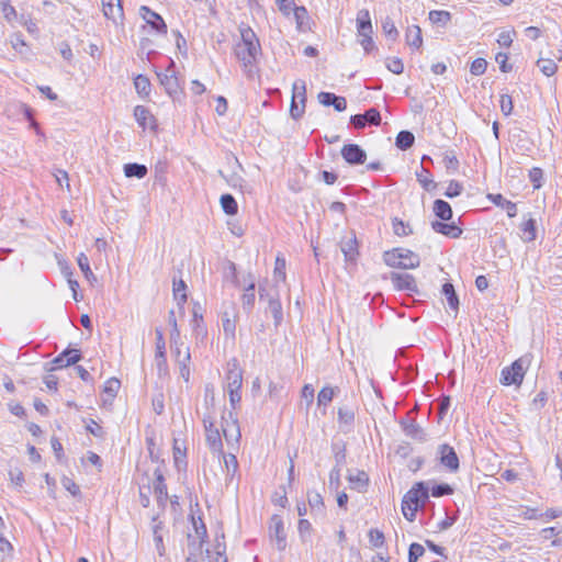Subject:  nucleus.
<instances>
[{
    "label": "nucleus",
    "instance_id": "24",
    "mask_svg": "<svg viewBox=\"0 0 562 562\" xmlns=\"http://www.w3.org/2000/svg\"><path fill=\"white\" fill-rule=\"evenodd\" d=\"M220 456L223 457L224 465L226 470V482L231 483L233 482L237 471H238V461L235 454L233 453H221Z\"/></svg>",
    "mask_w": 562,
    "mask_h": 562
},
{
    "label": "nucleus",
    "instance_id": "60",
    "mask_svg": "<svg viewBox=\"0 0 562 562\" xmlns=\"http://www.w3.org/2000/svg\"><path fill=\"white\" fill-rule=\"evenodd\" d=\"M529 178L535 189L541 188L542 170L540 168H532L529 171Z\"/></svg>",
    "mask_w": 562,
    "mask_h": 562
},
{
    "label": "nucleus",
    "instance_id": "41",
    "mask_svg": "<svg viewBox=\"0 0 562 562\" xmlns=\"http://www.w3.org/2000/svg\"><path fill=\"white\" fill-rule=\"evenodd\" d=\"M417 180L420 183V186L427 191L436 187V183L434 182L429 170L425 168H422L420 173H417Z\"/></svg>",
    "mask_w": 562,
    "mask_h": 562
},
{
    "label": "nucleus",
    "instance_id": "55",
    "mask_svg": "<svg viewBox=\"0 0 562 562\" xmlns=\"http://www.w3.org/2000/svg\"><path fill=\"white\" fill-rule=\"evenodd\" d=\"M372 33H359V42L367 53H370L374 48V42L371 36Z\"/></svg>",
    "mask_w": 562,
    "mask_h": 562
},
{
    "label": "nucleus",
    "instance_id": "43",
    "mask_svg": "<svg viewBox=\"0 0 562 562\" xmlns=\"http://www.w3.org/2000/svg\"><path fill=\"white\" fill-rule=\"evenodd\" d=\"M186 289L187 285L182 280H180L179 282L173 280V295L175 299L179 302V304L187 302Z\"/></svg>",
    "mask_w": 562,
    "mask_h": 562
},
{
    "label": "nucleus",
    "instance_id": "1",
    "mask_svg": "<svg viewBox=\"0 0 562 562\" xmlns=\"http://www.w3.org/2000/svg\"><path fill=\"white\" fill-rule=\"evenodd\" d=\"M241 41L235 47V55L243 66H251L260 54V43L256 33L247 25L239 26Z\"/></svg>",
    "mask_w": 562,
    "mask_h": 562
},
{
    "label": "nucleus",
    "instance_id": "46",
    "mask_svg": "<svg viewBox=\"0 0 562 562\" xmlns=\"http://www.w3.org/2000/svg\"><path fill=\"white\" fill-rule=\"evenodd\" d=\"M338 420L339 423L351 425L355 420L353 411L348 407H340L338 409Z\"/></svg>",
    "mask_w": 562,
    "mask_h": 562
},
{
    "label": "nucleus",
    "instance_id": "21",
    "mask_svg": "<svg viewBox=\"0 0 562 562\" xmlns=\"http://www.w3.org/2000/svg\"><path fill=\"white\" fill-rule=\"evenodd\" d=\"M431 228L436 233H440V234L451 237V238H458L462 234V229L460 227H458L454 223L447 224V223L435 221L431 223Z\"/></svg>",
    "mask_w": 562,
    "mask_h": 562
},
{
    "label": "nucleus",
    "instance_id": "14",
    "mask_svg": "<svg viewBox=\"0 0 562 562\" xmlns=\"http://www.w3.org/2000/svg\"><path fill=\"white\" fill-rule=\"evenodd\" d=\"M139 11L142 18L146 21L147 24L151 26L153 30H155L159 34L167 33V24L158 13L151 11L146 5L140 7Z\"/></svg>",
    "mask_w": 562,
    "mask_h": 562
},
{
    "label": "nucleus",
    "instance_id": "62",
    "mask_svg": "<svg viewBox=\"0 0 562 562\" xmlns=\"http://www.w3.org/2000/svg\"><path fill=\"white\" fill-rule=\"evenodd\" d=\"M513 35H515V31H504L498 34L497 43L501 46L509 47L513 43Z\"/></svg>",
    "mask_w": 562,
    "mask_h": 562
},
{
    "label": "nucleus",
    "instance_id": "16",
    "mask_svg": "<svg viewBox=\"0 0 562 562\" xmlns=\"http://www.w3.org/2000/svg\"><path fill=\"white\" fill-rule=\"evenodd\" d=\"M318 102L324 106H334L338 112H342L347 109V100L344 97L336 95L331 92H319L317 95Z\"/></svg>",
    "mask_w": 562,
    "mask_h": 562
},
{
    "label": "nucleus",
    "instance_id": "47",
    "mask_svg": "<svg viewBox=\"0 0 562 562\" xmlns=\"http://www.w3.org/2000/svg\"><path fill=\"white\" fill-rule=\"evenodd\" d=\"M453 493V488L446 483L436 484L431 487V495L434 497H441L446 495H451Z\"/></svg>",
    "mask_w": 562,
    "mask_h": 562
},
{
    "label": "nucleus",
    "instance_id": "63",
    "mask_svg": "<svg viewBox=\"0 0 562 562\" xmlns=\"http://www.w3.org/2000/svg\"><path fill=\"white\" fill-rule=\"evenodd\" d=\"M9 476H10V481L16 485V486H22L23 483H24V475H23V472L15 468V469H12L9 471Z\"/></svg>",
    "mask_w": 562,
    "mask_h": 562
},
{
    "label": "nucleus",
    "instance_id": "53",
    "mask_svg": "<svg viewBox=\"0 0 562 562\" xmlns=\"http://www.w3.org/2000/svg\"><path fill=\"white\" fill-rule=\"evenodd\" d=\"M168 322L172 327L171 335H170L171 342L177 344V339H180V333L178 329L177 319H176V315H175L173 311L169 312Z\"/></svg>",
    "mask_w": 562,
    "mask_h": 562
},
{
    "label": "nucleus",
    "instance_id": "59",
    "mask_svg": "<svg viewBox=\"0 0 562 562\" xmlns=\"http://www.w3.org/2000/svg\"><path fill=\"white\" fill-rule=\"evenodd\" d=\"M292 13L296 21L297 27H301L304 23V20L307 19V10L304 7L295 5L292 10Z\"/></svg>",
    "mask_w": 562,
    "mask_h": 562
},
{
    "label": "nucleus",
    "instance_id": "30",
    "mask_svg": "<svg viewBox=\"0 0 562 562\" xmlns=\"http://www.w3.org/2000/svg\"><path fill=\"white\" fill-rule=\"evenodd\" d=\"M124 175L127 178L135 177V178L142 179L147 175V167L145 165H140V164H136V162L126 164L124 166Z\"/></svg>",
    "mask_w": 562,
    "mask_h": 562
},
{
    "label": "nucleus",
    "instance_id": "31",
    "mask_svg": "<svg viewBox=\"0 0 562 562\" xmlns=\"http://www.w3.org/2000/svg\"><path fill=\"white\" fill-rule=\"evenodd\" d=\"M134 86H135V89H136L137 93L140 97L144 98V97H148L149 95V93H150V81L143 74H138V76H136L134 78Z\"/></svg>",
    "mask_w": 562,
    "mask_h": 562
},
{
    "label": "nucleus",
    "instance_id": "40",
    "mask_svg": "<svg viewBox=\"0 0 562 562\" xmlns=\"http://www.w3.org/2000/svg\"><path fill=\"white\" fill-rule=\"evenodd\" d=\"M368 538H369L370 544L373 548L378 549V548H381L384 546V542H385L384 533L376 528H372L369 530Z\"/></svg>",
    "mask_w": 562,
    "mask_h": 562
},
{
    "label": "nucleus",
    "instance_id": "7",
    "mask_svg": "<svg viewBox=\"0 0 562 562\" xmlns=\"http://www.w3.org/2000/svg\"><path fill=\"white\" fill-rule=\"evenodd\" d=\"M527 362L525 358H519L509 367L504 368L501 372V383L503 385H520L526 373Z\"/></svg>",
    "mask_w": 562,
    "mask_h": 562
},
{
    "label": "nucleus",
    "instance_id": "48",
    "mask_svg": "<svg viewBox=\"0 0 562 562\" xmlns=\"http://www.w3.org/2000/svg\"><path fill=\"white\" fill-rule=\"evenodd\" d=\"M273 273H274V279L277 281L285 280V259L284 258L277 257Z\"/></svg>",
    "mask_w": 562,
    "mask_h": 562
},
{
    "label": "nucleus",
    "instance_id": "29",
    "mask_svg": "<svg viewBox=\"0 0 562 562\" xmlns=\"http://www.w3.org/2000/svg\"><path fill=\"white\" fill-rule=\"evenodd\" d=\"M404 431L407 436H409L413 439H417L419 441L426 440V432L414 420H411V422L404 424Z\"/></svg>",
    "mask_w": 562,
    "mask_h": 562
},
{
    "label": "nucleus",
    "instance_id": "45",
    "mask_svg": "<svg viewBox=\"0 0 562 562\" xmlns=\"http://www.w3.org/2000/svg\"><path fill=\"white\" fill-rule=\"evenodd\" d=\"M188 541L189 554L194 552V557H198V554L202 552L205 540L193 538L191 535H188Z\"/></svg>",
    "mask_w": 562,
    "mask_h": 562
},
{
    "label": "nucleus",
    "instance_id": "39",
    "mask_svg": "<svg viewBox=\"0 0 562 562\" xmlns=\"http://www.w3.org/2000/svg\"><path fill=\"white\" fill-rule=\"evenodd\" d=\"M382 32L391 41L398 37V31L391 18L386 16L382 22Z\"/></svg>",
    "mask_w": 562,
    "mask_h": 562
},
{
    "label": "nucleus",
    "instance_id": "52",
    "mask_svg": "<svg viewBox=\"0 0 562 562\" xmlns=\"http://www.w3.org/2000/svg\"><path fill=\"white\" fill-rule=\"evenodd\" d=\"M120 386L121 382L115 378H111L105 382L104 392L109 394L111 397H114L119 392Z\"/></svg>",
    "mask_w": 562,
    "mask_h": 562
},
{
    "label": "nucleus",
    "instance_id": "9",
    "mask_svg": "<svg viewBox=\"0 0 562 562\" xmlns=\"http://www.w3.org/2000/svg\"><path fill=\"white\" fill-rule=\"evenodd\" d=\"M156 355L155 362L160 378H165L169 374L168 363L166 358V341L161 329L156 328Z\"/></svg>",
    "mask_w": 562,
    "mask_h": 562
},
{
    "label": "nucleus",
    "instance_id": "50",
    "mask_svg": "<svg viewBox=\"0 0 562 562\" xmlns=\"http://www.w3.org/2000/svg\"><path fill=\"white\" fill-rule=\"evenodd\" d=\"M61 484L74 497H80V487L71 479L64 476Z\"/></svg>",
    "mask_w": 562,
    "mask_h": 562
},
{
    "label": "nucleus",
    "instance_id": "8",
    "mask_svg": "<svg viewBox=\"0 0 562 562\" xmlns=\"http://www.w3.org/2000/svg\"><path fill=\"white\" fill-rule=\"evenodd\" d=\"M171 350L175 357V361L179 367V373L181 378L189 382L190 380V362L191 353L189 347H184L182 342L177 340V344L171 342Z\"/></svg>",
    "mask_w": 562,
    "mask_h": 562
},
{
    "label": "nucleus",
    "instance_id": "34",
    "mask_svg": "<svg viewBox=\"0 0 562 562\" xmlns=\"http://www.w3.org/2000/svg\"><path fill=\"white\" fill-rule=\"evenodd\" d=\"M338 387L324 386L317 395L318 406H327L334 398Z\"/></svg>",
    "mask_w": 562,
    "mask_h": 562
},
{
    "label": "nucleus",
    "instance_id": "22",
    "mask_svg": "<svg viewBox=\"0 0 562 562\" xmlns=\"http://www.w3.org/2000/svg\"><path fill=\"white\" fill-rule=\"evenodd\" d=\"M153 537L155 548L160 557H164L166 553V548L164 544V536H162V522L159 521L156 517L153 518Z\"/></svg>",
    "mask_w": 562,
    "mask_h": 562
},
{
    "label": "nucleus",
    "instance_id": "56",
    "mask_svg": "<svg viewBox=\"0 0 562 562\" xmlns=\"http://www.w3.org/2000/svg\"><path fill=\"white\" fill-rule=\"evenodd\" d=\"M77 261H78V266H79L80 270L83 272L86 278L93 276V273L90 269L89 259L83 252H81L78 256Z\"/></svg>",
    "mask_w": 562,
    "mask_h": 562
},
{
    "label": "nucleus",
    "instance_id": "3",
    "mask_svg": "<svg viewBox=\"0 0 562 562\" xmlns=\"http://www.w3.org/2000/svg\"><path fill=\"white\" fill-rule=\"evenodd\" d=\"M385 265L392 268L414 269L419 267L420 257L406 248H394L383 255Z\"/></svg>",
    "mask_w": 562,
    "mask_h": 562
},
{
    "label": "nucleus",
    "instance_id": "18",
    "mask_svg": "<svg viewBox=\"0 0 562 562\" xmlns=\"http://www.w3.org/2000/svg\"><path fill=\"white\" fill-rule=\"evenodd\" d=\"M155 481H154V493L156 495L157 502L159 505L165 506L168 499L167 485L165 483V477L159 468H157L154 472Z\"/></svg>",
    "mask_w": 562,
    "mask_h": 562
},
{
    "label": "nucleus",
    "instance_id": "28",
    "mask_svg": "<svg viewBox=\"0 0 562 562\" xmlns=\"http://www.w3.org/2000/svg\"><path fill=\"white\" fill-rule=\"evenodd\" d=\"M415 142V136L409 131H401L395 139V145L401 150H407L409 149Z\"/></svg>",
    "mask_w": 562,
    "mask_h": 562
},
{
    "label": "nucleus",
    "instance_id": "64",
    "mask_svg": "<svg viewBox=\"0 0 562 562\" xmlns=\"http://www.w3.org/2000/svg\"><path fill=\"white\" fill-rule=\"evenodd\" d=\"M87 430L94 437L102 438L104 436L103 428L93 419L87 425Z\"/></svg>",
    "mask_w": 562,
    "mask_h": 562
},
{
    "label": "nucleus",
    "instance_id": "10",
    "mask_svg": "<svg viewBox=\"0 0 562 562\" xmlns=\"http://www.w3.org/2000/svg\"><path fill=\"white\" fill-rule=\"evenodd\" d=\"M390 279L396 290L418 292L417 283L415 278L409 273L391 272Z\"/></svg>",
    "mask_w": 562,
    "mask_h": 562
},
{
    "label": "nucleus",
    "instance_id": "35",
    "mask_svg": "<svg viewBox=\"0 0 562 562\" xmlns=\"http://www.w3.org/2000/svg\"><path fill=\"white\" fill-rule=\"evenodd\" d=\"M520 229L522 232L521 238L524 241L529 243L536 239V221L533 218H529L524 222Z\"/></svg>",
    "mask_w": 562,
    "mask_h": 562
},
{
    "label": "nucleus",
    "instance_id": "13",
    "mask_svg": "<svg viewBox=\"0 0 562 562\" xmlns=\"http://www.w3.org/2000/svg\"><path fill=\"white\" fill-rule=\"evenodd\" d=\"M340 153L349 165H362L367 159L366 151L357 144L345 145Z\"/></svg>",
    "mask_w": 562,
    "mask_h": 562
},
{
    "label": "nucleus",
    "instance_id": "25",
    "mask_svg": "<svg viewBox=\"0 0 562 562\" xmlns=\"http://www.w3.org/2000/svg\"><path fill=\"white\" fill-rule=\"evenodd\" d=\"M357 31L359 33H372V24L370 12L367 9H361L357 13Z\"/></svg>",
    "mask_w": 562,
    "mask_h": 562
},
{
    "label": "nucleus",
    "instance_id": "32",
    "mask_svg": "<svg viewBox=\"0 0 562 562\" xmlns=\"http://www.w3.org/2000/svg\"><path fill=\"white\" fill-rule=\"evenodd\" d=\"M255 280L251 279L248 286L245 289V293L241 296V304L244 310L250 311L255 304Z\"/></svg>",
    "mask_w": 562,
    "mask_h": 562
},
{
    "label": "nucleus",
    "instance_id": "15",
    "mask_svg": "<svg viewBox=\"0 0 562 562\" xmlns=\"http://www.w3.org/2000/svg\"><path fill=\"white\" fill-rule=\"evenodd\" d=\"M228 371L226 373V389L227 391L240 390L243 385V371L238 367L237 361L228 364Z\"/></svg>",
    "mask_w": 562,
    "mask_h": 562
},
{
    "label": "nucleus",
    "instance_id": "27",
    "mask_svg": "<svg viewBox=\"0 0 562 562\" xmlns=\"http://www.w3.org/2000/svg\"><path fill=\"white\" fill-rule=\"evenodd\" d=\"M434 213L442 221H449L452 217V209L450 204L440 199H437L434 202Z\"/></svg>",
    "mask_w": 562,
    "mask_h": 562
},
{
    "label": "nucleus",
    "instance_id": "58",
    "mask_svg": "<svg viewBox=\"0 0 562 562\" xmlns=\"http://www.w3.org/2000/svg\"><path fill=\"white\" fill-rule=\"evenodd\" d=\"M349 481L352 484H357V487L360 490V488L367 486L368 475L366 474V472L360 471L356 475H350Z\"/></svg>",
    "mask_w": 562,
    "mask_h": 562
},
{
    "label": "nucleus",
    "instance_id": "11",
    "mask_svg": "<svg viewBox=\"0 0 562 562\" xmlns=\"http://www.w3.org/2000/svg\"><path fill=\"white\" fill-rule=\"evenodd\" d=\"M438 452L440 454V463L445 468H447L450 472H457L459 470V458L451 446L443 443L439 446Z\"/></svg>",
    "mask_w": 562,
    "mask_h": 562
},
{
    "label": "nucleus",
    "instance_id": "33",
    "mask_svg": "<svg viewBox=\"0 0 562 562\" xmlns=\"http://www.w3.org/2000/svg\"><path fill=\"white\" fill-rule=\"evenodd\" d=\"M442 294L446 296L449 306L452 310L458 311V308H459V299H458V296L456 294V291H454V288H453V285L451 283L446 282L442 285Z\"/></svg>",
    "mask_w": 562,
    "mask_h": 562
},
{
    "label": "nucleus",
    "instance_id": "37",
    "mask_svg": "<svg viewBox=\"0 0 562 562\" xmlns=\"http://www.w3.org/2000/svg\"><path fill=\"white\" fill-rule=\"evenodd\" d=\"M429 20L431 23L445 26L451 20V14L443 10H432L429 12Z\"/></svg>",
    "mask_w": 562,
    "mask_h": 562
},
{
    "label": "nucleus",
    "instance_id": "57",
    "mask_svg": "<svg viewBox=\"0 0 562 562\" xmlns=\"http://www.w3.org/2000/svg\"><path fill=\"white\" fill-rule=\"evenodd\" d=\"M462 192V186L461 183H459L458 181L456 180H451L447 187V190L445 192V195L447 198H454V196H458L460 195Z\"/></svg>",
    "mask_w": 562,
    "mask_h": 562
},
{
    "label": "nucleus",
    "instance_id": "26",
    "mask_svg": "<svg viewBox=\"0 0 562 562\" xmlns=\"http://www.w3.org/2000/svg\"><path fill=\"white\" fill-rule=\"evenodd\" d=\"M406 43L414 48H419L423 44L422 30L418 25H411L406 30Z\"/></svg>",
    "mask_w": 562,
    "mask_h": 562
},
{
    "label": "nucleus",
    "instance_id": "42",
    "mask_svg": "<svg viewBox=\"0 0 562 562\" xmlns=\"http://www.w3.org/2000/svg\"><path fill=\"white\" fill-rule=\"evenodd\" d=\"M0 5H1V11L4 15V19L9 22V23H12L14 20L18 19V13H16V10L14 9V7L10 3L9 0H1L0 2Z\"/></svg>",
    "mask_w": 562,
    "mask_h": 562
},
{
    "label": "nucleus",
    "instance_id": "51",
    "mask_svg": "<svg viewBox=\"0 0 562 562\" xmlns=\"http://www.w3.org/2000/svg\"><path fill=\"white\" fill-rule=\"evenodd\" d=\"M276 3L280 12L285 16H290L295 7L294 0H276Z\"/></svg>",
    "mask_w": 562,
    "mask_h": 562
},
{
    "label": "nucleus",
    "instance_id": "5",
    "mask_svg": "<svg viewBox=\"0 0 562 562\" xmlns=\"http://www.w3.org/2000/svg\"><path fill=\"white\" fill-rule=\"evenodd\" d=\"M203 426L205 431V439L209 448L218 454L223 453V442L221 438V431L215 427V416L213 412H204L203 414Z\"/></svg>",
    "mask_w": 562,
    "mask_h": 562
},
{
    "label": "nucleus",
    "instance_id": "44",
    "mask_svg": "<svg viewBox=\"0 0 562 562\" xmlns=\"http://www.w3.org/2000/svg\"><path fill=\"white\" fill-rule=\"evenodd\" d=\"M223 435L227 442H231L232 440L238 442V440L240 438V431H239V427L237 425V420L233 422L232 429L224 428Z\"/></svg>",
    "mask_w": 562,
    "mask_h": 562
},
{
    "label": "nucleus",
    "instance_id": "2",
    "mask_svg": "<svg viewBox=\"0 0 562 562\" xmlns=\"http://www.w3.org/2000/svg\"><path fill=\"white\" fill-rule=\"evenodd\" d=\"M429 497V487L425 482L416 483L403 497L402 513L408 521H414L416 513L423 508Z\"/></svg>",
    "mask_w": 562,
    "mask_h": 562
},
{
    "label": "nucleus",
    "instance_id": "49",
    "mask_svg": "<svg viewBox=\"0 0 562 562\" xmlns=\"http://www.w3.org/2000/svg\"><path fill=\"white\" fill-rule=\"evenodd\" d=\"M393 231L397 236H407L412 234L409 226L398 218L393 221Z\"/></svg>",
    "mask_w": 562,
    "mask_h": 562
},
{
    "label": "nucleus",
    "instance_id": "17",
    "mask_svg": "<svg viewBox=\"0 0 562 562\" xmlns=\"http://www.w3.org/2000/svg\"><path fill=\"white\" fill-rule=\"evenodd\" d=\"M104 15L114 23L122 21L123 7L121 0H102Z\"/></svg>",
    "mask_w": 562,
    "mask_h": 562
},
{
    "label": "nucleus",
    "instance_id": "12",
    "mask_svg": "<svg viewBox=\"0 0 562 562\" xmlns=\"http://www.w3.org/2000/svg\"><path fill=\"white\" fill-rule=\"evenodd\" d=\"M270 537L276 539L277 548L282 551L286 547V537L284 532L283 521L280 516L274 515L270 519L269 525Z\"/></svg>",
    "mask_w": 562,
    "mask_h": 562
},
{
    "label": "nucleus",
    "instance_id": "20",
    "mask_svg": "<svg viewBox=\"0 0 562 562\" xmlns=\"http://www.w3.org/2000/svg\"><path fill=\"white\" fill-rule=\"evenodd\" d=\"M134 116L139 126L143 128L146 127H154L155 125V117L150 113V111L145 108L144 105H136L134 109Z\"/></svg>",
    "mask_w": 562,
    "mask_h": 562
},
{
    "label": "nucleus",
    "instance_id": "54",
    "mask_svg": "<svg viewBox=\"0 0 562 562\" xmlns=\"http://www.w3.org/2000/svg\"><path fill=\"white\" fill-rule=\"evenodd\" d=\"M363 115L366 116L367 124L379 125L381 122L380 112L374 108H371L368 111H366Z\"/></svg>",
    "mask_w": 562,
    "mask_h": 562
},
{
    "label": "nucleus",
    "instance_id": "23",
    "mask_svg": "<svg viewBox=\"0 0 562 562\" xmlns=\"http://www.w3.org/2000/svg\"><path fill=\"white\" fill-rule=\"evenodd\" d=\"M487 199L492 201L496 206L505 209L509 217H515L517 215L516 204L509 200H506L502 194L490 193Z\"/></svg>",
    "mask_w": 562,
    "mask_h": 562
},
{
    "label": "nucleus",
    "instance_id": "6",
    "mask_svg": "<svg viewBox=\"0 0 562 562\" xmlns=\"http://www.w3.org/2000/svg\"><path fill=\"white\" fill-rule=\"evenodd\" d=\"M306 103V83L304 80H296L292 86V98L290 105V115L294 120H299L305 112Z\"/></svg>",
    "mask_w": 562,
    "mask_h": 562
},
{
    "label": "nucleus",
    "instance_id": "4",
    "mask_svg": "<svg viewBox=\"0 0 562 562\" xmlns=\"http://www.w3.org/2000/svg\"><path fill=\"white\" fill-rule=\"evenodd\" d=\"M259 299L260 301H267L268 311L273 316L274 325L279 326L283 319V312L278 290L276 288L268 289L267 283H260Z\"/></svg>",
    "mask_w": 562,
    "mask_h": 562
},
{
    "label": "nucleus",
    "instance_id": "19",
    "mask_svg": "<svg viewBox=\"0 0 562 562\" xmlns=\"http://www.w3.org/2000/svg\"><path fill=\"white\" fill-rule=\"evenodd\" d=\"M179 72H156L160 83L166 88L169 94L177 93L179 89Z\"/></svg>",
    "mask_w": 562,
    "mask_h": 562
},
{
    "label": "nucleus",
    "instance_id": "61",
    "mask_svg": "<svg viewBox=\"0 0 562 562\" xmlns=\"http://www.w3.org/2000/svg\"><path fill=\"white\" fill-rule=\"evenodd\" d=\"M501 110L505 115H509L513 111V100L509 94L501 95Z\"/></svg>",
    "mask_w": 562,
    "mask_h": 562
},
{
    "label": "nucleus",
    "instance_id": "36",
    "mask_svg": "<svg viewBox=\"0 0 562 562\" xmlns=\"http://www.w3.org/2000/svg\"><path fill=\"white\" fill-rule=\"evenodd\" d=\"M220 201L222 209L226 214L235 215L237 213L238 205L235 198L232 194H223Z\"/></svg>",
    "mask_w": 562,
    "mask_h": 562
},
{
    "label": "nucleus",
    "instance_id": "38",
    "mask_svg": "<svg viewBox=\"0 0 562 562\" xmlns=\"http://www.w3.org/2000/svg\"><path fill=\"white\" fill-rule=\"evenodd\" d=\"M341 251L345 255L347 261H355L358 255L356 238H351L342 243Z\"/></svg>",
    "mask_w": 562,
    "mask_h": 562
}]
</instances>
